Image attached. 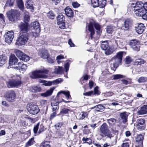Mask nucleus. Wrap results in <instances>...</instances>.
Instances as JSON below:
<instances>
[{"instance_id": "nucleus-1", "label": "nucleus", "mask_w": 147, "mask_h": 147, "mask_svg": "<svg viewBox=\"0 0 147 147\" xmlns=\"http://www.w3.org/2000/svg\"><path fill=\"white\" fill-rule=\"evenodd\" d=\"M145 4L141 1H137L136 3H132L131 7L133 9L135 14L138 16H142L146 11L144 7Z\"/></svg>"}, {"instance_id": "nucleus-2", "label": "nucleus", "mask_w": 147, "mask_h": 147, "mask_svg": "<svg viewBox=\"0 0 147 147\" xmlns=\"http://www.w3.org/2000/svg\"><path fill=\"white\" fill-rule=\"evenodd\" d=\"M11 78L6 83L7 87L10 88L13 87H17L22 84L21 78L18 76L11 75Z\"/></svg>"}, {"instance_id": "nucleus-3", "label": "nucleus", "mask_w": 147, "mask_h": 147, "mask_svg": "<svg viewBox=\"0 0 147 147\" xmlns=\"http://www.w3.org/2000/svg\"><path fill=\"white\" fill-rule=\"evenodd\" d=\"M123 53V52H119L112 58L111 60L114 61L113 64L111 65V69L112 70L115 71L119 65L121 64Z\"/></svg>"}, {"instance_id": "nucleus-4", "label": "nucleus", "mask_w": 147, "mask_h": 147, "mask_svg": "<svg viewBox=\"0 0 147 147\" xmlns=\"http://www.w3.org/2000/svg\"><path fill=\"white\" fill-rule=\"evenodd\" d=\"M100 135L102 138L107 137L111 139L113 137V134L109 129L108 126L106 123H103L100 127Z\"/></svg>"}, {"instance_id": "nucleus-5", "label": "nucleus", "mask_w": 147, "mask_h": 147, "mask_svg": "<svg viewBox=\"0 0 147 147\" xmlns=\"http://www.w3.org/2000/svg\"><path fill=\"white\" fill-rule=\"evenodd\" d=\"M94 26L95 28L97 31L98 34V31H100L101 27L100 25L98 23L96 22L95 21L92 19L90 20V22L88 25V30L90 32V38L92 39L93 37V35L95 33L94 30Z\"/></svg>"}, {"instance_id": "nucleus-6", "label": "nucleus", "mask_w": 147, "mask_h": 147, "mask_svg": "<svg viewBox=\"0 0 147 147\" xmlns=\"http://www.w3.org/2000/svg\"><path fill=\"white\" fill-rule=\"evenodd\" d=\"M6 14L8 20L12 22H16L20 19V13L19 11L13 9L7 12Z\"/></svg>"}, {"instance_id": "nucleus-7", "label": "nucleus", "mask_w": 147, "mask_h": 147, "mask_svg": "<svg viewBox=\"0 0 147 147\" xmlns=\"http://www.w3.org/2000/svg\"><path fill=\"white\" fill-rule=\"evenodd\" d=\"M48 72L47 70L44 69L36 70L32 71L30 76L31 78L33 79L45 78L46 76L42 74H47Z\"/></svg>"}, {"instance_id": "nucleus-8", "label": "nucleus", "mask_w": 147, "mask_h": 147, "mask_svg": "<svg viewBox=\"0 0 147 147\" xmlns=\"http://www.w3.org/2000/svg\"><path fill=\"white\" fill-rule=\"evenodd\" d=\"M100 47L102 49L105 51V54L107 55L111 54L114 51V49L112 48V47H109V44L107 40L102 42Z\"/></svg>"}, {"instance_id": "nucleus-9", "label": "nucleus", "mask_w": 147, "mask_h": 147, "mask_svg": "<svg viewBox=\"0 0 147 147\" xmlns=\"http://www.w3.org/2000/svg\"><path fill=\"white\" fill-rule=\"evenodd\" d=\"M28 39V36L26 33H20L16 40V44L19 46L24 45L27 42Z\"/></svg>"}, {"instance_id": "nucleus-10", "label": "nucleus", "mask_w": 147, "mask_h": 147, "mask_svg": "<svg viewBox=\"0 0 147 147\" xmlns=\"http://www.w3.org/2000/svg\"><path fill=\"white\" fill-rule=\"evenodd\" d=\"M26 109L28 112L32 115L37 114L40 111L39 108L36 105L30 103L27 104Z\"/></svg>"}, {"instance_id": "nucleus-11", "label": "nucleus", "mask_w": 147, "mask_h": 147, "mask_svg": "<svg viewBox=\"0 0 147 147\" xmlns=\"http://www.w3.org/2000/svg\"><path fill=\"white\" fill-rule=\"evenodd\" d=\"M5 41L9 44L11 42L14 37V33L12 31H9L4 35Z\"/></svg>"}, {"instance_id": "nucleus-12", "label": "nucleus", "mask_w": 147, "mask_h": 147, "mask_svg": "<svg viewBox=\"0 0 147 147\" xmlns=\"http://www.w3.org/2000/svg\"><path fill=\"white\" fill-rule=\"evenodd\" d=\"M5 96L6 99L9 102H13L16 97V93L13 90H10L7 92Z\"/></svg>"}, {"instance_id": "nucleus-13", "label": "nucleus", "mask_w": 147, "mask_h": 147, "mask_svg": "<svg viewBox=\"0 0 147 147\" xmlns=\"http://www.w3.org/2000/svg\"><path fill=\"white\" fill-rule=\"evenodd\" d=\"M40 125L39 123H37L34 127L33 131L35 134L38 133L40 134L44 131V127L42 125Z\"/></svg>"}, {"instance_id": "nucleus-14", "label": "nucleus", "mask_w": 147, "mask_h": 147, "mask_svg": "<svg viewBox=\"0 0 147 147\" xmlns=\"http://www.w3.org/2000/svg\"><path fill=\"white\" fill-rule=\"evenodd\" d=\"M21 33H26L28 30V23L21 22L18 26Z\"/></svg>"}, {"instance_id": "nucleus-15", "label": "nucleus", "mask_w": 147, "mask_h": 147, "mask_svg": "<svg viewBox=\"0 0 147 147\" xmlns=\"http://www.w3.org/2000/svg\"><path fill=\"white\" fill-rule=\"evenodd\" d=\"M136 127L139 130H144L145 127L144 120L142 119H137L136 122Z\"/></svg>"}, {"instance_id": "nucleus-16", "label": "nucleus", "mask_w": 147, "mask_h": 147, "mask_svg": "<svg viewBox=\"0 0 147 147\" xmlns=\"http://www.w3.org/2000/svg\"><path fill=\"white\" fill-rule=\"evenodd\" d=\"M132 25V21L130 19H127L124 22V28L123 26L121 27V29H122L125 31L129 30L131 27Z\"/></svg>"}, {"instance_id": "nucleus-17", "label": "nucleus", "mask_w": 147, "mask_h": 147, "mask_svg": "<svg viewBox=\"0 0 147 147\" xmlns=\"http://www.w3.org/2000/svg\"><path fill=\"white\" fill-rule=\"evenodd\" d=\"M129 114V113L126 112L121 113L120 115V119L119 122L120 123H123L124 124L126 123L127 121V118Z\"/></svg>"}, {"instance_id": "nucleus-18", "label": "nucleus", "mask_w": 147, "mask_h": 147, "mask_svg": "<svg viewBox=\"0 0 147 147\" xmlns=\"http://www.w3.org/2000/svg\"><path fill=\"white\" fill-rule=\"evenodd\" d=\"M38 54L40 56L44 59H47L49 56L48 51L45 49L39 50L38 52Z\"/></svg>"}, {"instance_id": "nucleus-19", "label": "nucleus", "mask_w": 147, "mask_h": 147, "mask_svg": "<svg viewBox=\"0 0 147 147\" xmlns=\"http://www.w3.org/2000/svg\"><path fill=\"white\" fill-rule=\"evenodd\" d=\"M18 59L13 55H11L9 60V65H18L17 62Z\"/></svg>"}, {"instance_id": "nucleus-20", "label": "nucleus", "mask_w": 147, "mask_h": 147, "mask_svg": "<svg viewBox=\"0 0 147 147\" xmlns=\"http://www.w3.org/2000/svg\"><path fill=\"white\" fill-rule=\"evenodd\" d=\"M18 66L15 67L16 69L19 70L20 71H25L27 68V66L26 64H24L23 62H19L18 64Z\"/></svg>"}, {"instance_id": "nucleus-21", "label": "nucleus", "mask_w": 147, "mask_h": 147, "mask_svg": "<svg viewBox=\"0 0 147 147\" xmlns=\"http://www.w3.org/2000/svg\"><path fill=\"white\" fill-rule=\"evenodd\" d=\"M145 29V27L143 24L141 23L138 24L136 27V32L139 34H142Z\"/></svg>"}, {"instance_id": "nucleus-22", "label": "nucleus", "mask_w": 147, "mask_h": 147, "mask_svg": "<svg viewBox=\"0 0 147 147\" xmlns=\"http://www.w3.org/2000/svg\"><path fill=\"white\" fill-rule=\"evenodd\" d=\"M65 13L66 16L69 17H73L74 16V12L72 9L69 7H67L65 9Z\"/></svg>"}, {"instance_id": "nucleus-23", "label": "nucleus", "mask_w": 147, "mask_h": 147, "mask_svg": "<svg viewBox=\"0 0 147 147\" xmlns=\"http://www.w3.org/2000/svg\"><path fill=\"white\" fill-rule=\"evenodd\" d=\"M144 139V136L141 134L138 135L136 138V141L139 146H141L143 144V140Z\"/></svg>"}, {"instance_id": "nucleus-24", "label": "nucleus", "mask_w": 147, "mask_h": 147, "mask_svg": "<svg viewBox=\"0 0 147 147\" xmlns=\"http://www.w3.org/2000/svg\"><path fill=\"white\" fill-rule=\"evenodd\" d=\"M24 14V22L28 23L30 20V16H29V13L25 9L22 11Z\"/></svg>"}, {"instance_id": "nucleus-25", "label": "nucleus", "mask_w": 147, "mask_h": 147, "mask_svg": "<svg viewBox=\"0 0 147 147\" xmlns=\"http://www.w3.org/2000/svg\"><path fill=\"white\" fill-rule=\"evenodd\" d=\"M147 113V105L141 107L140 109L137 112V114L144 115Z\"/></svg>"}, {"instance_id": "nucleus-26", "label": "nucleus", "mask_w": 147, "mask_h": 147, "mask_svg": "<svg viewBox=\"0 0 147 147\" xmlns=\"http://www.w3.org/2000/svg\"><path fill=\"white\" fill-rule=\"evenodd\" d=\"M55 89L54 87L51 88L50 89L48 90L45 92L41 93V95L44 97H47L51 96Z\"/></svg>"}, {"instance_id": "nucleus-27", "label": "nucleus", "mask_w": 147, "mask_h": 147, "mask_svg": "<svg viewBox=\"0 0 147 147\" xmlns=\"http://www.w3.org/2000/svg\"><path fill=\"white\" fill-rule=\"evenodd\" d=\"M114 43L119 48H121L124 46L123 40L122 39L117 38L114 41Z\"/></svg>"}, {"instance_id": "nucleus-28", "label": "nucleus", "mask_w": 147, "mask_h": 147, "mask_svg": "<svg viewBox=\"0 0 147 147\" xmlns=\"http://www.w3.org/2000/svg\"><path fill=\"white\" fill-rule=\"evenodd\" d=\"M31 26L33 28V30H36L38 31H40V24L37 22H34L31 24Z\"/></svg>"}, {"instance_id": "nucleus-29", "label": "nucleus", "mask_w": 147, "mask_h": 147, "mask_svg": "<svg viewBox=\"0 0 147 147\" xmlns=\"http://www.w3.org/2000/svg\"><path fill=\"white\" fill-rule=\"evenodd\" d=\"M25 5L27 9H30V11L32 12L33 11L34 8L31 0L27 1L25 4Z\"/></svg>"}, {"instance_id": "nucleus-30", "label": "nucleus", "mask_w": 147, "mask_h": 147, "mask_svg": "<svg viewBox=\"0 0 147 147\" xmlns=\"http://www.w3.org/2000/svg\"><path fill=\"white\" fill-rule=\"evenodd\" d=\"M7 57L5 56H0V66H2L7 62Z\"/></svg>"}, {"instance_id": "nucleus-31", "label": "nucleus", "mask_w": 147, "mask_h": 147, "mask_svg": "<svg viewBox=\"0 0 147 147\" xmlns=\"http://www.w3.org/2000/svg\"><path fill=\"white\" fill-rule=\"evenodd\" d=\"M57 23H61L64 22L65 21V16L62 14H60L57 17Z\"/></svg>"}, {"instance_id": "nucleus-32", "label": "nucleus", "mask_w": 147, "mask_h": 147, "mask_svg": "<svg viewBox=\"0 0 147 147\" xmlns=\"http://www.w3.org/2000/svg\"><path fill=\"white\" fill-rule=\"evenodd\" d=\"M18 6L21 10H24V5L22 0H16Z\"/></svg>"}, {"instance_id": "nucleus-33", "label": "nucleus", "mask_w": 147, "mask_h": 147, "mask_svg": "<svg viewBox=\"0 0 147 147\" xmlns=\"http://www.w3.org/2000/svg\"><path fill=\"white\" fill-rule=\"evenodd\" d=\"M107 1L105 0H100L98 1V5L97 7H99L100 8L104 7L106 4V3Z\"/></svg>"}, {"instance_id": "nucleus-34", "label": "nucleus", "mask_w": 147, "mask_h": 147, "mask_svg": "<svg viewBox=\"0 0 147 147\" xmlns=\"http://www.w3.org/2000/svg\"><path fill=\"white\" fill-rule=\"evenodd\" d=\"M63 70V68L62 67L58 66L55 69V73L56 74H61Z\"/></svg>"}, {"instance_id": "nucleus-35", "label": "nucleus", "mask_w": 147, "mask_h": 147, "mask_svg": "<svg viewBox=\"0 0 147 147\" xmlns=\"http://www.w3.org/2000/svg\"><path fill=\"white\" fill-rule=\"evenodd\" d=\"M61 93H63V94H65L67 98V99H69L71 98V96L70 95L69 92V91L66 92V91H60L59 92L57 95V96H58L59 95L61 94Z\"/></svg>"}, {"instance_id": "nucleus-36", "label": "nucleus", "mask_w": 147, "mask_h": 147, "mask_svg": "<svg viewBox=\"0 0 147 147\" xmlns=\"http://www.w3.org/2000/svg\"><path fill=\"white\" fill-rule=\"evenodd\" d=\"M115 28V27L114 26L111 25L108 26L106 28L107 32L109 34H112Z\"/></svg>"}, {"instance_id": "nucleus-37", "label": "nucleus", "mask_w": 147, "mask_h": 147, "mask_svg": "<svg viewBox=\"0 0 147 147\" xmlns=\"http://www.w3.org/2000/svg\"><path fill=\"white\" fill-rule=\"evenodd\" d=\"M50 142L47 141H44L41 144L40 147H51Z\"/></svg>"}, {"instance_id": "nucleus-38", "label": "nucleus", "mask_w": 147, "mask_h": 147, "mask_svg": "<svg viewBox=\"0 0 147 147\" xmlns=\"http://www.w3.org/2000/svg\"><path fill=\"white\" fill-rule=\"evenodd\" d=\"M88 113L86 112H81L79 115V119H83L85 117H87Z\"/></svg>"}, {"instance_id": "nucleus-39", "label": "nucleus", "mask_w": 147, "mask_h": 147, "mask_svg": "<svg viewBox=\"0 0 147 147\" xmlns=\"http://www.w3.org/2000/svg\"><path fill=\"white\" fill-rule=\"evenodd\" d=\"M29 57L24 53L20 59L24 61L27 62L29 60Z\"/></svg>"}, {"instance_id": "nucleus-40", "label": "nucleus", "mask_w": 147, "mask_h": 147, "mask_svg": "<svg viewBox=\"0 0 147 147\" xmlns=\"http://www.w3.org/2000/svg\"><path fill=\"white\" fill-rule=\"evenodd\" d=\"M35 142L34 140V138H33L30 139L29 140L26 144V146L28 147L34 144Z\"/></svg>"}, {"instance_id": "nucleus-41", "label": "nucleus", "mask_w": 147, "mask_h": 147, "mask_svg": "<svg viewBox=\"0 0 147 147\" xmlns=\"http://www.w3.org/2000/svg\"><path fill=\"white\" fill-rule=\"evenodd\" d=\"M144 61L142 59H140L136 60L134 63V65H138L143 64Z\"/></svg>"}, {"instance_id": "nucleus-42", "label": "nucleus", "mask_w": 147, "mask_h": 147, "mask_svg": "<svg viewBox=\"0 0 147 147\" xmlns=\"http://www.w3.org/2000/svg\"><path fill=\"white\" fill-rule=\"evenodd\" d=\"M14 52L17 57H18L20 59L21 56H22L24 54V53L21 51L17 49L15 50L14 51Z\"/></svg>"}, {"instance_id": "nucleus-43", "label": "nucleus", "mask_w": 147, "mask_h": 147, "mask_svg": "<svg viewBox=\"0 0 147 147\" xmlns=\"http://www.w3.org/2000/svg\"><path fill=\"white\" fill-rule=\"evenodd\" d=\"M31 90L32 92H40L41 89L38 86H34L32 87Z\"/></svg>"}, {"instance_id": "nucleus-44", "label": "nucleus", "mask_w": 147, "mask_h": 147, "mask_svg": "<svg viewBox=\"0 0 147 147\" xmlns=\"http://www.w3.org/2000/svg\"><path fill=\"white\" fill-rule=\"evenodd\" d=\"M59 102H57L55 104L52 103L51 106H52V109L53 111H55L59 108Z\"/></svg>"}, {"instance_id": "nucleus-45", "label": "nucleus", "mask_w": 147, "mask_h": 147, "mask_svg": "<svg viewBox=\"0 0 147 147\" xmlns=\"http://www.w3.org/2000/svg\"><path fill=\"white\" fill-rule=\"evenodd\" d=\"M125 77V76L121 74L114 75L112 76L113 79L114 80H117L120 78Z\"/></svg>"}, {"instance_id": "nucleus-46", "label": "nucleus", "mask_w": 147, "mask_h": 147, "mask_svg": "<svg viewBox=\"0 0 147 147\" xmlns=\"http://www.w3.org/2000/svg\"><path fill=\"white\" fill-rule=\"evenodd\" d=\"M40 31H37L36 30H33L32 32L30 33L31 35H32L33 36L36 37L38 36L39 35V34L40 33Z\"/></svg>"}, {"instance_id": "nucleus-47", "label": "nucleus", "mask_w": 147, "mask_h": 147, "mask_svg": "<svg viewBox=\"0 0 147 147\" xmlns=\"http://www.w3.org/2000/svg\"><path fill=\"white\" fill-rule=\"evenodd\" d=\"M107 121L110 125H112L116 123V120L114 118H111L108 119Z\"/></svg>"}, {"instance_id": "nucleus-48", "label": "nucleus", "mask_w": 147, "mask_h": 147, "mask_svg": "<svg viewBox=\"0 0 147 147\" xmlns=\"http://www.w3.org/2000/svg\"><path fill=\"white\" fill-rule=\"evenodd\" d=\"M47 16L49 18L53 19L54 18L55 15L53 11H51L47 13Z\"/></svg>"}, {"instance_id": "nucleus-49", "label": "nucleus", "mask_w": 147, "mask_h": 147, "mask_svg": "<svg viewBox=\"0 0 147 147\" xmlns=\"http://www.w3.org/2000/svg\"><path fill=\"white\" fill-rule=\"evenodd\" d=\"M39 82H44V85L47 86H50L52 84H53V82H47L45 81H43L42 80H39Z\"/></svg>"}, {"instance_id": "nucleus-50", "label": "nucleus", "mask_w": 147, "mask_h": 147, "mask_svg": "<svg viewBox=\"0 0 147 147\" xmlns=\"http://www.w3.org/2000/svg\"><path fill=\"white\" fill-rule=\"evenodd\" d=\"M82 140L83 142H85V143H86L89 144H91L92 142L91 139L88 138H85L84 137H83Z\"/></svg>"}, {"instance_id": "nucleus-51", "label": "nucleus", "mask_w": 147, "mask_h": 147, "mask_svg": "<svg viewBox=\"0 0 147 147\" xmlns=\"http://www.w3.org/2000/svg\"><path fill=\"white\" fill-rule=\"evenodd\" d=\"M139 44V42L136 39H134L130 41L129 45L131 46H134Z\"/></svg>"}, {"instance_id": "nucleus-52", "label": "nucleus", "mask_w": 147, "mask_h": 147, "mask_svg": "<svg viewBox=\"0 0 147 147\" xmlns=\"http://www.w3.org/2000/svg\"><path fill=\"white\" fill-rule=\"evenodd\" d=\"M63 81V80L61 78H58L56 80H55L53 81V84H58Z\"/></svg>"}, {"instance_id": "nucleus-53", "label": "nucleus", "mask_w": 147, "mask_h": 147, "mask_svg": "<svg viewBox=\"0 0 147 147\" xmlns=\"http://www.w3.org/2000/svg\"><path fill=\"white\" fill-rule=\"evenodd\" d=\"M138 82L140 83H141L147 81V78L142 77L140 78L138 80Z\"/></svg>"}, {"instance_id": "nucleus-54", "label": "nucleus", "mask_w": 147, "mask_h": 147, "mask_svg": "<svg viewBox=\"0 0 147 147\" xmlns=\"http://www.w3.org/2000/svg\"><path fill=\"white\" fill-rule=\"evenodd\" d=\"M132 61V59L129 56L127 57L125 59V62L126 64H129Z\"/></svg>"}, {"instance_id": "nucleus-55", "label": "nucleus", "mask_w": 147, "mask_h": 147, "mask_svg": "<svg viewBox=\"0 0 147 147\" xmlns=\"http://www.w3.org/2000/svg\"><path fill=\"white\" fill-rule=\"evenodd\" d=\"M47 59V61L49 63H53L54 62L55 57L54 56L53 57H50L49 56Z\"/></svg>"}, {"instance_id": "nucleus-56", "label": "nucleus", "mask_w": 147, "mask_h": 147, "mask_svg": "<svg viewBox=\"0 0 147 147\" xmlns=\"http://www.w3.org/2000/svg\"><path fill=\"white\" fill-rule=\"evenodd\" d=\"M14 0H10L7 1L6 3L7 6H12L13 5L14 3Z\"/></svg>"}, {"instance_id": "nucleus-57", "label": "nucleus", "mask_w": 147, "mask_h": 147, "mask_svg": "<svg viewBox=\"0 0 147 147\" xmlns=\"http://www.w3.org/2000/svg\"><path fill=\"white\" fill-rule=\"evenodd\" d=\"M133 49L135 51H138L140 50V46L139 44L135 45L134 46H131Z\"/></svg>"}, {"instance_id": "nucleus-58", "label": "nucleus", "mask_w": 147, "mask_h": 147, "mask_svg": "<svg viewBox=\"0 0 147 147\" xmlns=\"http://www.w3.org/2000/svg\"><path fill=\"white\" fill-rule=\"evenodd\" d=\"M97 108L98 109L97 111H101V110H103L105 109L104 107L100 105H98Z\"/></svg>"}, {"instance_id": "nucleus-59", "label": "nucleus", "mask_w": 147, "mask_h": 147, "mask_svg": "<svg viewBox=\"0 0 147 147\" xmlns=\"http://www.w3.org/2000/svg\"><path fill=\"white\" fill-rule=\"evenodd\" d=\"M69 111L70 110L69 109L66 108H64L61 110V113L62 114H67Z\"/></svg>"}, {"instance_id": "nucleus-60", "label": "nucleus", "mask_w": 147, "mask_h": 147, "mask_svg": "<svg viewBox=\"0 0 147 147\" xmlns=\"http://www.w3.org/2000/svg\"><path fill=\"white\" fill-rule=\"evenodd\" d=\"M59 27L61 29H64L65 28V22L61 23H58Z\"/></svg>"}, {"instance_id": "nucleus-61", "label": "nucleus", "mask_w": 147, "mask_h": 147, "mask_svg": "<svg viewBox=\"0 0 147 147\" xmlns=\"http://www.w3.org/2000/svg\"><path fill=\"white\" fill-rule=\"evenodd\" d=\"M80 4L76 2H73L72 3V5L74 8H77L80 6Z\"/></svg>"}, {"instance_id": "nucleus-62", "label": "nucleus", "mask_w": 147, "mask_h": 147, "mask_svg": "<svg viewBox=\"0 0 147 147\" xmlns=\"http://www.w3.org/2000/svg\"><path fill=\"white\" fill-rule=\"evenodd\" d=\"M144 13L142 16H141L142 18L146 20H147V11H145Z\"/></svg>"}, {"instance_id": "nucleus-63", "label": "nucleus", "mask_w": 147, "mask_h": 147, "mask_svg": "<svg viewBox=\"0 0 147 147\" xmlns=\"http://www.w3.org/2000/svg\"><path fill=\"white\" fill-rule=\"evenodd\" d=\"M94 92L92 91H91L89 92H86L84 93L83 94L84 96H90L93 94Z\"/></svg>"}, {"instance_id": "nucleus-64", "label": "nucleus", "mask_w": 147, "mask_h": 147, "mask_svg": "<svg viewBox=\"0 0 147 147\" xmlns=\"http://www.w3.org/2000/svg\"><path fill=\"white\" fill-rule=\"evenodd\" d=\"M94 94L99 95L100 93V92L98 90V87H96L94 88Z\"/></svg>"}]
</instances>
